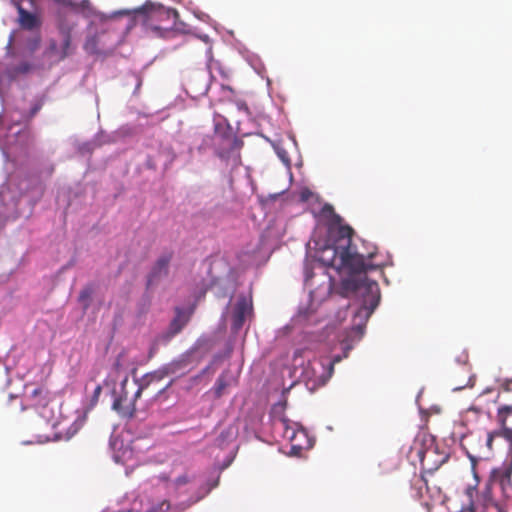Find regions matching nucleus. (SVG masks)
<instances>
[{"label":"nucleus","mask_w":512,"mask_h":512,"mask_svg":"<svg viewBox=\"0 0 512 512\" xmlns=\"http://www.w3.org/2000/svg\"><path fill=\"white\" fill-rule=\"evenodd\" d=\"M17 10L18 20L23 29L32 30L40 25V19L35 12L26 10L20 4L17 5Z\"/></svg>","instance_id":"1a4fd4ad"},{"label":"nucleus","mask_w":512,"mask_h":512,"mask_svg":"<svg viewBox=\"0 0 512 512\" xmlns=\"http://www.w3.org/2000/svg\"><path fill=\"white\" fill-rule=\"evenodd\" d=\"M101 391H102V387H101V385H97V386L95 387V389H94L93 397H92V400H93L94 402H97V401H98V398H99V396H100V394H101Z\"/></svg>","instance_id":"4be33fe9"},{"label":"nucleus","mask_w":512,"mask_h":512,"mask_svg":"<svg viewBox=\"0 0 512 512\" xmlns=\"http://www.w3.org/2000/svg\"><path fill=\"white\" fill-rule=\"evenodd\" d=\"M312 276H313L312 272L309 271L308 268H306L305 280H306L307 283L311 280Z\"/></svg>","instance_id":"393cba45"},{"label":"nucleus","mask_w":512,"mask_h":512,"mask_svg":"<svg viewBox=\"0 0 512 512\" xmlns=\"http://www.w3.org/2000/svg\"><path fill=\"white\" fill-rule=\"evenodd\" d=\"M178 12L175 9H168L161 4L147 0L143 5L134 9H122L113 12L108 18L116 19L126 17L127 31L141 29L152 32H169L168 27H163L160 22L163 19L176 22Z\"/></svg>","instance_id":"f03ea898"},{"label":"nucleus","mask_w":512,"mask_h":512,"mask_svg":"<svg viewBox=\"0 0 512 512\" xmlns=\"http://www.w3.org/2000/svg\"><path fill=\"white\" fill-rule=\"evenodd\" d=\"M496 421L499 428L487 434L486 445L488 449H493V441L496 437L505 439L512 449V405L499 406Z\"/></svg>","instance_id":"20e7f679"},{"label":"nucleus","mask_w":512,"mask_h":512,"mask_svg":"<svg viewBox=\"0 0 512 512\" xmlns=\"http://www.w3.org/2000/svg\"><path fill=\"white\" fill-rule=\"evenodd\" d=\"M173 257L174 252L172 250H165L158 256L147 275V286L154 285L169 274V266Z\"/></svg>","instance_id":"39448f33"},{"label":"nucleus","mask_w":512,"mask_h":512,"mask_svg":"<svg viewBox=\"0 0 512 512\" xmlns=\"http://www.w3.org/2000/svg\"><path fill=\"white\" fill-rule=\"evenodd\" d=\"M34 69V66L29 62H21L16 66L8 69V74L11 78H16L19 75H25L30 73Z\"/></svg>","instance_id":"9b49d317"},{"label":"nucleus","mask_w":512,"mask_h":512,"mask_svg":"<svg viewBox=\"0 0 512 512\" xmlns=\"http://www.w3.org/2000/svg\"><path fill=\"white\" fill-rule=\"evenodd\" d=\"M161 506H162V507H163V506H166V509H169V506H170V505H169V503H167V502H163V503L161 504Z\"/></svg>","instance_id":"7c9ffc66"},{"label":"nucleus","mask_w":512,"mask_h":512,"mask_svg":"<svg viewBox=\"0 0 512 512\" xmlns=\"http://www.w3.org/2000/svg\"><path fill=\"white\" fill-rule=\"evenodd\" d=\"M478 503L480 504V507H483L484 509L500 512V507L493 498L490 484H486L483 490L480 492L479 497L474 504Z\"/></svg>","instance_id":"9d476101"},{"label":"nucleus","mask_w":512,"mask_h":512,"mask_svg":"<svg viewBox=\"0 0 512 512\" xmlns=\"http://www.w3.org/2000/svg\"><path fill=\"white\" fill-rule=\"evenodd\" d=\"M14 36H15V34H11V35H10L9 41H8V43H7V48H8V49H11V48H12L13 41H14Z\"/></svg>","instance_id":"a878e982"},{"label":"nucleus","mask_w":512,"mask_h":512,"mask_svg":"<svg viewBox=\"0 0 512 512\" xmlns=\"http://www.w3.org/2000/svg\"><path fill=\"white\" fill-rule=\"evenodd\" d=\"M470 381H471V378H469V380H468L467 384H465V385H457V386H455L453 389H454V390H461V389H462V388H464L465 386L469 385Z\"/></svg>","instance_id":"cd10ccee"},{"label":"nucleus","mask_w":512,"mask_h":512,"mask_svg":"<svg viewBox=\"0 0 512 512\" xmlns=\"http://www.w3.org/2000/svg\"><path fill=\"white\" fill-rule=\"evenodd\" d=\"M339 361H340V357H336L333 359V361L329 362V376H331V374L333 373L334 364Z\"/></svg>","instance_id":"b1692460"},{"label":"nucleus","mask_w":512,"mask_h":512,"mask_svg":"<svg viewBox=\"0 0 512 512\" xmlns=\"http://www.w3.org/2000/svg\"><path fill=\"white\" fill-rule=\"evenodd\" d=\"M32 4L34 3V0H29Z\"/></svg>","instance_id":"72a5a7b5"},{"label":"nucleus","mask_w":512,"mask_h":512,"mask_svg":"<svg viewBox=\"0 0 512 512\" xmlns=\"http://www.w3.org/2000/svg\"><path fill=\"white\" fill-rule=\"evenodd\" d=\"M189 482H190V478L188 477V475L184 474L175 479L174 485L177 489H179L180 487L188 484Z\"/></svg>","instance_id":"a211bd4d"},{"label":"nucleus","mask_w":512,"mask_h":512,"mask_svg":"<svg viewBox=\"0 0 512 512\" xmlns=\"http://www.w3.org/2000/svg\"><path fill=\"white\" fill-rule=\"evenodd\" d=\"M322 214L329 217V222L325 245L319 251L318 261L339 272H347L349 277L342 281V289L346 293L360 292L365 306L373 312L380 301L379 285L376 281L360 275L377 268L376 265L367 262L374 257L376 249L373 248L366 253L360 252L352 240L353 228L343 224L342 217L335 212L332 205L325 204Z\"/></svg>","instance_id":"f257e3e1"},{"label":"nucleus","mask_w":512,"mask_h":512,"mask_svg":"<svg viewBox=\"0 0 512 512\" xmlns=\"http://www.w3.org/2000/svg\"><path fill=\"white\" fill-rule=\"evenodd\" d=\"M233 144H234V146H238V141L234 140Z\"/></svg>","instance_id":"2f4dec72"},{"label":"nucleus","mask_w":512,"mask_h":512,"mask_svg":"<svg viewBox=\"0 0 512 512\" xmlns=\"http://www.w3.org/2000/svg\"><path fill=\"white\" fill-rule=\"evenodd\" d=\"M280 424L283 428V437L291 443L293 450H302L304 443L302 440H307L306 431L302 427H298L296 423L291 424L287 418H281Z\"/></svg>","instance_id":"0eeeda50"},{"label":"nucleus","mask_w":512,"mask_h":512,"mask_svg":"<svg viewBox=\"0 0 512 512\" xmlns=\"http://www.w3.org/2000/svg\"><path fill=\"white\" fill-rule=\"evenodd\" d=\"M502 389L506 392L512 391V379L507 380L502 384Z\"/></svg>","instance_id":"5701e85b"},{"label":"nucleus","mask_w":512,"mask_h":512,"mask_svg":"<svg viewBox=\"0 0 512 512\" xmlns=\"http://www.w3.org/2000/svg\"><path fill=\"white\" fill-rule=\"evenodd\" d=\"M231 382H230V379H229V375L228 373H222L216 383H215V386H214V394L217 398H220L224 392H225V389L230 386Z\"/></svg>","instance_id":"ddd939ff"},{"label":"nucleus","mask_w":512,"mask_h":512,"mask_svg":"<svg viewBox=\"0 0 512 512\" xmlns=\"http://www.w3.org/2000/svg\"><path fill=\"white\" fill-rule=\"evenodd\" d=\"M92 294L93 288L91 286H86L80 291L78 300L82 304L84 310L89 308Z\"/></svg>","instance_id":"2eb2a0df"},{"label":"nucleus","mask_w":512,"mask_h":512,"mask_svg":"<svg viewBox=\"0 0 512 512\" xmlns=\"http://www.w3.org/2000/svg\"><path fill=\"white\" fill-rule=\"evenodd\" d=\"M173 32L178 33L181 32L179 29H173Z\"/></svg>","instance_id":"473e14b6"},{"label":"nucleus","mask_w":512,"mask_h":512,"mask_svg":"<svg viewBox=\"0 0 512 512\" xmlns=\"http://www.w3.org/2000/svg\"><path fill=\"white\" fill-rule=\"evenodd\" d=\"M33 398H38L34 405H45L47 400V391H45L43 388H36L33 390L32 395Z\"/></svg>","instance_id":"f3484780"},{"label":"nucleus","mask_w":512,"mask_h":512,"mask_svg":"<svg viewBox=\"0 0 512 512\" xmlns=\"http://www.w3.org/2000/svg\"><path fill=\"white\" fill-rule=\"evenodd\" d=\"M57 4L65 6V7H71V8H88L90 6L89 0H82L80 4H77L74 2V0H54Z\"/></svg>","instance_id":"dca6fc26"},{"label":"nucleus","mask_w":512,"mask_h":512,"mask_svg":"<svg viewBox=\"0 0 512 512\" xmlns=\"http://www.w3.org/2000/svg\"><path fill=\"white\" fill-rule=\"evenodd\" d=\"M251 311V302L244 296L240 297L234 306L232 314V329L234 331L237 332L243 327L245 320Z\"/></svg>","instance_id":"6e6552de"},{"label":"nucleus","mask_w":512,"mask_h":512,"mask_svg":"<svg viewBox=\"0 0 512 512\" xmlns=\"http://www.w3.org/2000/svg\"><path fill=\"white\" fill-rule=\"evenodd\" d=\"M303 352H304V351H303V350H300V349L296 350V351L294 352V361H296L298 357H301V356H302V354H303Z\"/></svg>","instance_id":"bb28decb"},{"label":"nucleus","mask_w":512,"mask_h":512,"mask_svg":"<svg viewBox=\"0 0 512 512\" xmlns=\"http://www.w3.org/2000/svg\"><path fill=\"white\" fill-rule=\"evenodd\" d=\"M61 43L63 46L61 51H58L57 46L54 42H52L50 45L51 52L54 53L58 59H63L69 53L68 49L70 46V34H64V37H63Z\"/></svg>","instance_id":"f8f14e48"},{"label":"nucleus","mask_w":512,"mask_h":512,"mask_svg":"<svg viewBox=\"0 0 512 512\" xmlns=\"http://www.w3.org/2000/svg\"><path fill=\"white\" fill-rule=\"evenodd\" d=\"M162 379L159 373L146 374L140 382H135L129 386L128 379L125 378L118 390H114V401L112 408L122 417L131 418L136 412V400L141 396L142 392L153 382Z\"/></svg>","instance_id":"7ed1b4c3"},{"label":"nucleus","mask_w":512,"mask_h":512,"mask_svg":"<svg viewBox=\"0 0 512 512\" xmlns=\"http://www.w3.org/2000/svg\"><path fill=\"white\" fill-rule=\"evenodd\" d=\"M467 456H468V458H469V460L471 462L472 469L475 472L476 464L481 459V457L473 455V454H471L469 452L467 453Z\"/></svg>","instance_id":"aec40b11"},{"label":"nucleus","mask_w":512,"mask_h":512,"mask_svg":"<svg viewBox=\"0 0 512 512\" xmlns=\"http://www.w3.org/2000/svg\"><path fill=\"white\" fill-rule=\"evenodd\" d=\"M469 411H473V412L478 413V412H479V409H477V408H475V407H471V408H469Z\"/></svg>","instance_id":"c756f323"},{"label":"nucleus","mask_w":512,"mask_h":512,"mask_svg":"<svg viewBox=\"0 0 512 512\" xmlns=\"http://www.w3.org/2000/svg\"><path fill=\"white\" fill-rule=\"evenodd\" d=\"M193 310H185L179 307L175 308V316L171 320L168 329L160 336L163 343H168L173 337L179 334L189 323Z\"/></svg>","instance_id":"423d86ee"},{"label":"nucleus","mask_w":512,"mask_h":512,"mask_svg":"<svg viewBox=\"0 0 512 512\" xmlns=\"http://www.w3.org/2000/svg\"><path fill=\"white\" fill-rule=\"evenodd\" d=\"M96 36L97 34H94L92 37H90L86 43V49L88 50H91V52L93 53H98V51L94 50L93 48H91L90 46L91 45H94L95 41H96Z\"/></svg>","instance_id":"412c9836"},{"label":"nucleus","mask_w":512,"mask_h":512,"mask_svg":"<svg viewBox=\"0 0 512 512\" xmlns=\"http://www.w3.org/2000/svg\"><path fill=\"white\" fill-rule=\"evenodd\" d=\"M199 38L205 42H208V34H198Z\"/></svg>","instance_id":"c85d7f7f"},{"label":"nucleus","mask_w":512,"mask_h":512,"mask_svg":"<svg viewBox=\"0 0 512 512\" xmlns=\"http://www.w3.org/2000/svg\"><path fill=\"white\" fill-rule=\"evenodd\" d=\"M43 105H44L43 98L34 100L31 104L29 111L23 115V117H22L23 121L30 122L38 114V112L42 109Z\"/></svg>","instance_id":"4468645a"},{"label":"nucleus","mask_w":512,"mask_h":512,"mask_svg":"<svg viewBox=\"0 0 512 512\" xmlns=\"http://www.w3.org/2000/svg\"><path fill=\"white\" fill-rule=\"evenodd\" d=\"M462 512H495V511H492V510H488V509H484L483 507H480V504H471V506L462 511Z\"/></svg>","instance_id":"6ab92c4d"}]
</instances>
